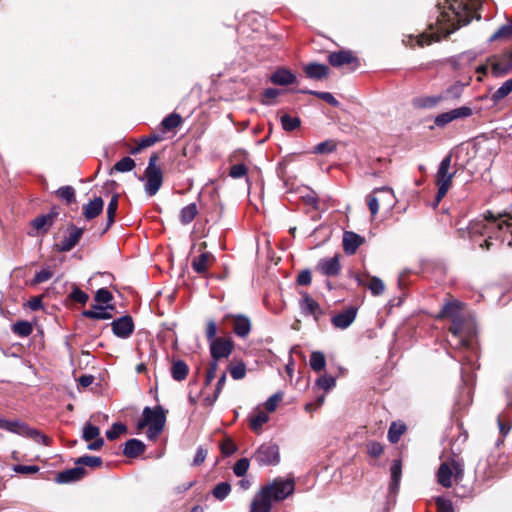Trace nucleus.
I'll return each mask as SVG.
<instances>
[{
	"label": "nucleus",
	"mask_w": 512,
	"mask_h": 512,
	"mask_svg": "<svg viewBox=\"0 0 512 512\" xmlns=\"http://www.w3.org/2000/svg\"><path fill=\"white\" fill-rule=\"evenodd\" d=\"M166 422L165 410L161 406L154 408L145 407L143 409L142 418L139 420L137 427L143 429L148 426L147 437L151 440L156 439L162 432Z\"/></svg>",
	"instance_id": "f03ea898"
},
{
	"label": "nucleus",
	"mask_w": 512,
	"mask_h": 512,
	"mask_svg": "<svg viewBox=\"0 0 512 512\" xmlns=\"http://www.w3.org/2000/svg\"><path fill=\"white\" fill-rule=\"evenodd\" d=\"M157 161L158 155L153 153L145 169V192L148 196L156 195L163 183V173L157 166Z\"/></svg>",
	"instance_id": "423d86ee"
},
{
	"label": "nucleus",
	"mask_w": 512,
	"mask_h": 512,
	"mask_svg": "<svg viewBox=\"0 0 512 512\" xmlns=\"http://www.w3.org/2000/svg\"><path fill=\"white\" fill-rule=\"evenodd\" d=\"M464 474V465L462 461L451 459L448 462H443L437 472V480L440 485L445 488L452 486V477L456 480H461Z\"/></svg>",
	"instance_id": "0eeeda50"
},
{
	"label": "nucleus",
	"mask_w": 512,
	"mask_h": 512,
	"mask_svg": "<svg viewBox=\"0 0 512 512\" xmlns=\"http://www.w3.org/2000/svg\"><path fill=\"white\" fill-rule=\"evenodd\" d=\"M113 333L119 338H128L134 330V324L130 316H122L112 323Z\"/></svg>",
	"instance_id": "4468645a"
},
{
	"label": "nucleus",
	"mask_w": 512,
	"mask_h": 512,
	"mask_svg": "<svg viewBox=\"0 0 512 512\" xmlns=\"http://www.w3.org/2000/svg\"><path fill=\"white\" fill-rule=\"evenodd\" d=\"M462 303L459 301H450L447 302L439 315V317H448L451 319L452 324L449 328V331H454L455 333H459L461 331L460 321L464 319L461 315Z\"/></svg>",
	"instance_id": "9d476101"
},
{
	"label": "nucleus",
	"mask_w": 512,
	"mask_h": 512,
	"mask_svg": "<svg viewBox=\"0 0 512 512\" xmlns=\"http://www.w3.org/2000/svg\"><path fill=\"white\" fill-rule=\"evenodd\" d=\"M254 458L259 465H276L280 461L279 447L274 443L262 444Z\"/></svg>",
	"instance_id": "1a4fd4ad"
},
{
	"label": "nucleus",
	"mask_w": 512,
	"mask_h": 512,
	"mask_svg": "<svg viewBox=\"0 0 512 512\" xmlns=\"http://www.w3.org/2000/svg\"><path fill=\"white\" fill-rule=\"evenodd\" d=\"M301 309L304 314L312 315L316 320L322 315V310L319 304L307 293L303 295Z\"/></svg>",
	"instance_id": "b1692460"
},
{
	"label": "nucleus",
	"mask_w": 512,
	"mask_h": 512,
	"mask_svg": "<svg viewBox=\"0 0 512 512\" xmlns=\"http://www.w3.org/2000/svg\"><path fill=\"white\" fill-rule=\"evenodd\" d=\"M229 372L234 380H241L246 376V365L243 361L229 366Z\"/></svg>",
	"instance_id": "79ce46f5"
},
{
	"label": "nucleus",
	"mask_w": 512,
	"mask_h": 512,
	"mask_svg": "<svg viewBox=\"0 0 512 512\" xmlns=\"http://www.w3.org/2000/svg\"><path fill=\"white\" fill-rule=\"evenodd\" d=\"M512 37V21L502 25L494 34L491 35L489 41L493 42L499 39H508Z\"/></svg>",
	"instance_id": "ea45409f"
},
{
	"label": "nucleus",
	"mask_w": 512,
	"mask_h": 512,
	"mask_svg": "<svg viewBox=\"0 0 512 512\" xmlns=\"http://www.w3.org/2000/svg\"><path fill=\"white\" fill-rule=\"evenodd\" d=\"M86 470L82 466L75 465V467L59 472L56 475L55 481L59 484H67L78 481L84 477Z\"/></svg>",
	"instance_id": "dca6fc26"
},
{
	"label": "nucleus",
	"mask_w": 512,
	"mask_h": 512,
	"mask_svg": "<svg viewBox=\"0 0 512 512\" xmlns=\"http://www.w3.org/2000/svg\"><path fill=\"white\" fill-rule=\"evenodd\" d=\"M53 215L51 214H47V215H40L38 217H36L33 221H32V226L34 229L36 230H41L43 229L45 226H50L52 225L53 223Z\"/></svg>",
	"instance_id": "6e6d98bb"
},
{
	"label": "nucleus",
	"mask_w": 512,
	"mask_h": 512,
	"mask_svg": "<svg viewBox=\"0 0 512 512\" xmlns=\"http://www.w3.org/2000/svg\"><path fill=\"white\" fill-rule=\"evenodd\" d=\"M24 437H28L33 439L37 443H41L43 445H49L50 444V438L44 434H42L39 430L30 428L28 426L27 431L25 433Z\"/></svg>",
	"instance_id": "c03bdc74"
},
{
	"label": "nucleus",
	"mask_w": 512,
	"mask_h": 512,
	"mask_svg": "<svg viewBox=\"0 0 512 512\" xmlns=\"http://www.w3.org/2000/svg\"><path fill=\"white\" fill-rule=\"evenodd\" d=\"M82 234L83 229L72 225L70 227L69 235L56 245L57 251L68 252L72 250L78 244Z\"/></svg>",
	"instance_id": "2eb2a0df"
},
{
	"label": "nucleus",
	"mask_w": 512,
	"mask_h": 512,
	"mask_svg": "<svg viewBox=\"0 0 512 512\" xmlns=\"http://www.w3.org/2000/svg\"><path fill=\"white\" fill-rule=\"evenodd\" d=\"M248 469L249 460L247 458H241L235 463L233 472L237 477H242L247 473Z\"/></svg>",
	"instance_id": "e2e57ef3"
},
{
	"label": "nucleus",
	"mask_w": 512,
	"mask_h": 512,
	"mask_svg": "<svg viewBox=\"0 0 512 512\" xmlns=\"http://www.w3.org/2000/svg\"><path fill=\"white\" fill-rule=\"evenodd\" d=\"M316 385L325 391H329L336 385V379L331 375L325 374L317 379Z\"/></svg>",
	"instance_id": "5fc2aeb1"
},
{
	"label": "nucleus",
	"mask_w": 512,
	"mask_h": 512,
	"mask_svg": "<svg viewBox=\"0 0 512 512\" xmlns=\"http://www.w3.org/2000/svg\"><path fill=\"white\" fill-rule=\"evenodd\" d=\"M362 243L363 238L354 232L346 231L343 235V248L349 255L354 254Z\"/></svg>",
	"instance_id": "412c9836"
},
{
	"label": "nucleus",
	"mask_w": 512,
	"mask_h": 512,
	"mask_svg": "<svg viewBox=\"0 0 512 512\" xmlns=\"http://www.w3.org/2000/svg\"><path fill=\"white\" fill-rule=\"evenodd\" d=\"M357 309L350 307L343 312H340L332 317L331 322L334 327L339 329L348 328L355 320Z\"/></svg>",
	"instance_id": "f3484780"
},
{
	"label": "nucleus",
	"mask_w": 512,
	"mask_h": 512,
	"mask_svg": "<svg viewBox=\"0 0 512 512\" xmlns=\"http://www.w3.org/2000/svg\"><path fill=\"white\" fill-rule=\"evenodd\" d=\"M57 195L68 204L75 202V189L72 186L60 187L57 190Z\"/></svg>",
	"instance_id": "3c124183"
},
{
	"label": "nucleus",
	"mask_w": 512,
	"mask_h": 512,
	"mask_svg": "<svg viewBox=\"0 0 512 512\" xmlns=\"http://www.w3.org/2000/svg\"><path fill=\"white\" fill-rule=\"evenodd\" d=\"M247 172H248V169H247L246 165L243 163H239V164H235V165L231 166L229 175H230V177H232L234 179H239V178L246 176Z\"/></svg>",
	"instance_id": "69168bd1"
},
{
	"label": "nucleus",
	"mask_w": 512,
	"mask_h": 512,
	"mask_svg": "<svg viewBox=\"0 0 512 512\" xmlns=\"http://www.w3.org/2000/svg\"><path fill=\"white\" fill-rule=\"evenodd\" d=\"M262 489L272 502H280L294 493L295 483L292 479L276 478Z\"/></svg>",
	"instance_id": "6e6552de"
},
{
	"label": "nucleus",
	"mask_w": 512,
	"mask_h": 512,
	"mask_svg": "<svg viewBox=\"0 0 512 512\" xmlns=\"http://www.w3.org/2000/svg\"><path fill=\"white\" fill-rule=\"evenodd\" d=\"M473 114V111L468 106H462L450 111L437 115L434 119V124L438 128H443L454 120L468 118Z\"/></svg>",
	"instance_id": "9b49d317"
},
{
	"label": "nucleus",
	"mask_w": 512,
	"mask_h": 512,
	"mask_svg": "<svg viewBox=\"0 0 512 512\" xmlns=\"http://www.w3.org/2000/svg\"><path fill=\"white\" fill-rule=\"evenodd\" d=\"M507 214L499 215L498 218L494 216L491 212H487L483 219H476L472 221L468 227L469 234L471 237L476 235H487L490 233H494L495 237H498L496 232H494L495 229L497 230H503L504 227H508V220L503 219L500 220L503 217H506Z\"/></svg>",
	"instance_id": "7ed1b4c3"
},
{
	"label": "nucleus",
	"mask_w": 512,
	"mask_h": 512,
	"mask_svg": "<svg viewBox=\"0 0 512 512\" xmlns=\"http://www.w3.org/2000/svg\"><path fill=\"white\" fill-rule=\"evenodd\" d=\"M451 162L452 156L451 154H448L442 159L438 167L436 174V185L438 187V191L436 194V205H438L440 201L444 198V196L447 194L451 186L452 179L455 175V171L450 172Z\"/></svg>",
	"instance_id": "39448f33"
},
{
	"label": "nucleus",
	"mask_w": 512,
	"mask_h": 512,
	"mask_svg": "<svg viewBox=\"0 0 512 512\" xmlns=\"http://www.w3.org/2000/svg\"><path fill=\"white\" fill-rule=\"evenodd\" d=\"M296 79V76L287 69H277L270 77L272 83L276 85H289Z\"/></svg>",
	"instance_id": "393cba45"
},
{
	"label": "nucleus",
	"mask_w": 512,
	"mask_h": 512,
	"mask_svg": "<svg viewBox=\"0 0 512 512\" xmlns=\"http://www.w3.org/2000/svg\"><path fill=\"white\" fill-rule=\"evenodd\" d=\"M118 208V195L112 196L108 207H107V227H110L114 223L115 215Z\"/></svg>",
	"instance_id": "09e8293b"
},
{
	"label": "nucleus",
	"mask_w": 512,
	"mask_h": 512,
	"mask_svg": "<svg viewBox=\"0 0 512 512\" xmlns=\"http://www.w3.org/2000/svg\"><path fill=\"white\" fill-rule=\"evenodd\" d=\"M460 326L462 329L459 333L450 331L453 336V339L450 340V343L453 344L456 348H465L467 350L474 351L476 348L474 338L477 333L474 321L470 318H464L460 321Z\"/></svg>",
	"instance_id": "20e7f679"
},
{
	"label": "nucleus",
	"mask_w": 512,
	"mask_h": 512,
	"mask_svg": "<svg viewBox=\"0 0 512 512\" xmlns=\"http://www.w3.org/2000/svg\"><path fill=\"white\" fill-rule=\"evenodd\" d=\"M436 506L437 512H454L451 501L443 497L436 498Z\"/></svg>",
	"instance_id": "774afa93"
},
{
	"label": "nucleus",
	"mask_w": 512,
	"mask_h": 512,
	"mask_svg": "<svg viewBox=\"0 0 512 512\" xmlns=\"http://www.w3.org/2000/svg\"><path fill=\"white\" fill-rule=\"evenodd\" d=\"M328 60L333 67H341L346 64L357 63L358 61L353 53L348 50L333 52L329 55Z\"/></svg>",
	"instance_id": "aec40b11"
},
{
	"label": "nucleus",
	"mask_w": 512,
	"mask_h": 512,
	"mask_svg": "<svg viewBox=\"0 0 512 512\" xmlns=\"http://www.w3.org/2000/svg\"><path fill=\"white\" fill-rule=\"evenodd\" d=\"M213 258L212 253L203 252L192 260L191 266L195 272L202 274L207 271Z\"/></svg>",
	"instance_id": "a878e982"
},
{
	"label": "nucleus",
	"mask_w": 512,
	"mask_h": 512,
	"mask_svg": "<svg viewBox=\"0 0 512 512\" xmlns=\"http://www.w3.org/2000/svg\"><path fill=\"white\" fill-rule=\"evenodd\" d=\"M104 201L101 197H95L84 206V216L87 220L97 217L103 210Z\"/></svg>",
	"instance_id": "cd10ccee"
},
{
	"label": "nucleus",
	"mask_w": 512,
	"mask_h": 512,
	"mask_svg": "<svg viewBox=\"0 0 512 512\" xmlns=\"http://www.w3.org/2000/svg\"><path fill=\"white\" fill-rule=\"evenodd\" d=\"M305 73L311 79L320 80L328 75L329 68L324 64L310 63L305 66Z\"/></svg>",
	"instance_id": "c85d7f7f"
},
{
	"label": "nucleus",
	"mask_w": 512,
	"mask_h": 512,
	"mask_svg": "<svg viewBox=\"0 0 512 512\" xmlns=\"http://www.w3.org/2000/svg\"><path fill=\"white\" fill-rule=\"evenodd\" d=\"M368 288L373 295L378 296L384 292L385 285L380 278L374 276L371 278Z\"/></svg>",
	"instance_id": "13d9d810"
},
{
	"label": "nucleus",
	"mask_w": 512,
	"mask_h": 512,
	"mask_svg": "<svg viewBox=\"0 0 512 512\" xmlns=\"http://www.w3.org/2000/svg\"><path fill=\"white\" fill-rule=\"evenodd\" d=\"M317 269L326 276H336L340 272V263L337 255L331 258L321 259Z\"/></svg>",
	"instance_id": "6ab92c4d"
},
{
	"label": "nucleus",
	"mask_w": 512,
	"mask_h": 512,
	"mask_svg": "<svg viewBox=\"0 0 512 512\" xmlns=\"http://www.w3.org/2000/svg\"><path fill=\"white\" fill-rule=\"evenodd\" d=\"M484 0H451L445 1L448 6L437 4V16L434 22L429 24V32H424L415 37L419 47L430 45L447 37L461 25L468 24L473 18L480 19L477 10Z\"/></svg>",
	"instance_id": "f257e3e1"
},
{
	"label": "nucleus",
	"mask_w": 512,
	"mask_h": 512,
	"mask_svg": "<svg viewBox=\"0 0 512 512\" xmlns=\"http://www.w3.org/2000/svg\"><path fill=\"white\" fill-rule=\"evenodd\" d=\"M53 276V272L49 267L43 268L39 272H37L32 280V284H40L48 281Z\"/></svg>",
	"instance_id": "680f3d73"
},
{
	"label": "nucleus",
	"mask_w": 512,
	"mask_h": 512,
	"mask_svg": "<svg viewBox=\"0 0 512 512\" xmlns=\"http://www.w3.org/2000/svg\"><path fill=\"white\" fill-rule=\"evenodd\" d=\"M463 90V86L459 83H456L449 88H447L441 95L444 96V99L454 98L457 99L461 96Z\"/></svg>",
	"instance_id": "0e129e2a"
},
{
	"label": "nucleus",
	"mask_w": 512,
	"mask_h": 512,
	"mask_svg": "<svg viewBox=\"0 0 512 512\" xmlns=\"http://www.w3.org/2000/svg\"><path fill=\"white\" fill-rule=\"evenodd\" d=\"M269 421V415L264 411H257L253 416L250 418V428L255 431L259 432L263 425Z\"/></svg>",
	"instance_id": "72a5a7b5"
},
{
	"label": "nucleus",
	"mask_w": 512,
	"mask_h": 512,
	"mask_svg": "<svg viewBox=\"0 0 512 512\" xmlns=\"http://www.w3.org/2000/svg\"><path fill=\"white\" fill-rule=\"evenodd\" d=\"M100 435V429L97 426H94L90 423L85 424L83 428V439L85 441H91L96 439Z\"/></svg>",
	"instance_id": "4d7b16f0"
},
{
	"label": "nucleus",
	"mask_w": 512,
	"mask_h": 512,
	"mask_svg": "<svg viewBox=\"0 0 512 512\" xmlns=\"http://www.w3.org/2000/svg\"><path fill=\"white\" fill-rule=\"evenodd\" d=\"M28 425L21 420H7L0 417V429L25 436Z\"/></svg>",
	"instance_id": "4be33fe9"
},
{
	"label": "nucleus",
	"mask_w": 512,
	"mask_h": 512,
	"mask_svg": "<svg viewBox=\"0 0 512 512\" xmlns=\"http://www.w3.org/2000/svg\"><path fill=\"white\" fill-rule=\"evenodd\" d=\"M145 451V444L138 439H129L123 448V454L126 457L134 458Z\"/></svg>",
	"instance_id": "bb28decb"
},
{
	"label": "nucleus",
	"mask_w": 512,
	"mask_h": 512,
	"mask_svg": "<svg viewBox=\"0 0 512 512\" xmlns=\"http://www.w3.org/2000/svg\"><path fill=\"white\" fill-rule=\"evenodd\" d=\"M230 491V484L227 482H221L214 487L212 494L216 499L224 500L229 495Z\"/></svg>",
	"instance_id": "8fccbe9b"
},
{
	"label": "nucleus",
	"mask_w": 512,
	"mask_h": 512,
	"mask_svg": "<svg viewBox=\"0 0 512 512\" xmlns=\"http://www.w3.org/2000/svg\"><path fill=\"white\" fill-rule=\"evenodd\" d=\"M250 330L251 323L247 317L242 315L235 317L233 331L237 336L245 338L250 333Z\"/></svg>",
	"instance_id": "7c9ffc66"
},
{
	"label": "nucleus",
	"mask_w": 512,
	"mask_h": 512,
	"mask_svg": "<svg viewBox=\"0 0 512 512\" xmlns=\"http://www.w3.org/2000/svg\"><path fill=\"white\" fill-rule=\"evenodd\" d=\"M12 330L18 336L27 337L32 333L33 327L28 321H18L13 324Z\"/></svg>",
	"instance_id": "58836bf2"
},
{
	"label": "nucleus",
	"mask_w": 512,
	"mask_h": 512,
	"mask_svg": "<svg viewBox=\"0 0 512 512\" xmlns=\"http://www.w3.org/2000/svg\"><path fill=\"white\" fill-rule=\"evenodd\" d=\"M336 150V144L332 140H326L317 144L313 152L316 154H328Z\"/></svg>",
	"instance_id": "864d4df0"
},
{
	"label": "nucleus",
	"mask_w": 512,
	"mask_h": 512,
	"mask_svg": "<svg viewBox=\"0 0 512 512\" xmlns=\"http://www.w3.org/2000/svg\"><path fill=\"white\" fill-rule=\"evenodd\" d=\"M102 462H103L102 458L99 456L85 455V456L79 457L75 461V465L82 466V467H83V465H86V466L95 468V467L101 466Z\"/></svg>",
	"instance_id": "a19ab883"
},
{
	"label": "nucleus",
	"mask_w": 512,
	"mask_h": 512,
	"mask_svg": "<svg viewBox=\"0 0 512 512\" xmlns=\"http://www.w3.org/2000/svg\"><path fill=\"white\" fill-rule=\"evenodd\" d=\"M210 346V354L214 361H219L222 358H228L234 348V343L231 338H217L213 340Z\"/></svg>",
	"instance_id": "ddd939ff"
},
{
	"label": "nucleus",
	"mask_w": 512,
	"mask_h": 512,
	"mask_svg": "<svg viewBox=\"0 0 512 512\" xmlns=\"http://www.w3.org/2000/svg\"><path fill=\"white\" fill-rule=\"evenodd\" d=\"M24 437H28L33 439L37 443H41L43 445H49L50 444V438L44 434H42L39 430L30 428L28 426L27 431L25 433Z\"/></svg>",
	"instance_id": "a18cd8bd"
},
{
	"label": "nucleus",
	"mask_w": 512,
	"mask_h": 512,
	"mask_svg": "<svg viewBox=\"0 0 512 512\" xmlns=\"http://www.w3.org/2000/svg\"><path fill=\"white\" fill-rule=\"evenodd\" d=\"M442 100H444V96H442L441 94L433 96H422L415 98L413 100V105L414 107L420 109L433 108L437 106Z\"/></svg>",
	"instance_id": "c756f323"
},
{
	"label": "nucleus",
	"mask_w": 512,
	"mask_h": 512,
	"mask_svg": "<svg viewBox=\"0 0 512 512\" xmlns=\"http://www.w3.org/2000/svg\"><path fill=\"white\" fill-rule=\"evenodd\" d=\"M326 358L324 353L320 351H314L310 356V367L312 370L319 372L325 368Z\"/></svg>",
	"instance_id": "c9c22d12"
},
{
	"label": "nucleus",
	"mask_w": 512,
	"mask_h": 512,
	"mask_svg": "<svg viewBox=\"0 0 512 512\" xmlns=\"http://www.w3.org/2000/svg\"><path fill=\"white\" fill-rule=\"evenodd\" d=\"M272 503L271 498L261 488L251 502L250 512H271Z\"/></svg>",
	"instance_id": "a211bd4d"
},
{
	"label": "nucleus",
	"mask_w": 512,
	"mask_h": 512,
	"mask_svg": "<svg viewBox=\"0 0 512 512\" xmlns=\"http://www.w3.org/2000/svg\"><path fill=\"white\" fill-rule=\"evenodd\" d=\"M161 140V137L159 135H150L148 137H145L143 138L138 147L135 148L132 153H136L138 151H140L141 149H144V148H147V147H150L152 145H154L156 142L160 141Z\"/></svg>",
	"instance_id": "338daca9"
},
{
	"label": "nucleus",
	"mask_w": 512,
	"mask_h": 512,
	"mask_svg": "<svg viewBox=\"0 0 512 512\" xmlns=\"http://www.w3.org/2000/svg\"><path fill=\"white\" fill-rule=\"evenodd\" d=\"M493 76L502 77L512 71V49L490 59Z\"/></svg>",
	"instance_id": "f8f14e48"
},
{
	"label": "nucleus",
	"mask_w": 512,
	"mask_h": 512,
	"mask_svg": "<svg viewBox=\"0 0 512 512\" xmlns=\"http://www.w3.org/2000/svg\"><path fill=\"white\" fill-rule=\"evenodd\" d=\"M226 379H227L226 373L223 372L217 381L214 395L212 397H206L204 399L205 404L213 405L215 403V401L218 399V397L226 383Z\"/></svg>",
	"instance_id": "49530a36"
},
{
	"label": "nucleus",
	"mask_w": 512,
	"mask_h": 512,
	"mask_svg": "<svg viewBox=\"0 0 512 512\" xmlns=\"http://www.w3.org/2000/svg\"><path fill=\"white\" fill-rule=\"evenodd\" d=\"M107 309H113L112 306L107 305L105 307L94 305L92 309L85 310L83 312V315L90 319H97V320H106L110 319L112 315L107 311Z\"/></svg>",
	"instance_id": "2f4dec72"
},
{
	"label": "nucleus",
	"mask_w": 512,
	"mask_h": 512,
	"mask_svg": "<svg viewBox=\"0 0 512 512\" xmlns=\"http://www.w3.org/2000/svg\"><path fill=\"white\" fill-rule=\"evenodd\" d=\"M188 371V365L182 360L175 361L171 367V375L176 381H183L187 377Z\"/></svg>",
	"instance_id": "473e14b6"
},
{
	"label": "nucleus",
	"mask_w": 512,
	"mask_h": 512,
	"mask_svg": "<svg viewBox=\"0 0 512 512\" xmlns=\"http://www.w3.org/2000/svg\"><path fill=\"white\" fill-rule=\"evenodd\" d=\"M405 429L406 427L404 424L393 422L388 430V440L393 444L397 443Z\"/></svg>",
	"instance_id": "e433bc0d"
},
{
	"label": "nucleus",
	"mask_w": 512,
	"mask_h": 512,
	"mask_svg": "<svg viewBox=\"0 0 512 512\" xmlns=\"http://www.w3.org/2000/svg\"><path fill=\"white\" fill-rule=\"evenodd\" d=\"M135 167V161L131 157L120 159L115 165L114 170L117 172H129Z\"/></svg>",
	"instance_id": "603ef678"
},
{
	"label": "nucleus",
	"mask_w": 512,
	"mask_h": 512,
	"mask_svg": "<svg viewBox=\"0 0 512 512\" xmlns=\"http://www.w3.org/2000/svg\"><path fill=\"white\" fill-rule=\"evenodd\" d=\"M281 124L282 128L285 131H293L298 128L301 124V121L298 117H292L288 114H284L281 116Z\"/></svg>",
	"instance_id": "37998d69"
},
{
	"label": "nucleus",
	"mask_w": 512,
	"mask_h": 512,
	"mask_svg": "<svg viewBox=\"0 0 512 512\" xmlns=\"http://www.w3.org/2000/svg\"><path fill=\"white\" fill-rule=\"evenodd\" d=\"M198 213L195 203H191L183 207L180 211V221L182 224L187 225L194 220Z\"/></svg>",
	"instance_id": "f704fd0d"
},
{
	"label": "nucleus",
	"mask_w": 512,
	"mask_h": 512,
	"mask_svg": "<svg viewBox=\"0 0 512 512\" xmlns=\"http://www.w3.org/2000/svg\"><path fill=\"white\" fill-rule=\"evenodd\" d=\"M303 93L315 95L334 107L339 106V101L330 92H318V91L308 90V91H303Z\"/></svg>",
	"instance_id": "bf43d9fd"
},
{
	"label": "nucleus",
	"mask_w": 512,
	"mask_h": 512,
	"mask_svg": "<svg viewBox=\"0 0 512 512\" xmlns=\"http://www.w3.org/2000/svg\"><path fill=\"white\" fill-rule=\"evenodd\" d=\"M126 432V426L121 423H114L112 427L106 431V437L109 440L117 439L121 434Z\"/></svg>",
	"instance_id": "052dcab7"
},
{
	"label": "nucleus",
	"mask_w": 512,
	"mask_h": 512,
	"mask_svg": "<svg viewBox=\"0 0 512 512\" xmlns=\"http://www.w3.org/2000/svg\"><path fill=\"white\" fill-rule=\"evenodd\" d=\"M402 476L401 460H394L391 466V481L389 484V494L396 495L399 490L400 480Z\"/></svg>",
	"instance_id": "5701e85b"
},
{
	"label": "nucleus",
	"mask_w": 512,
	"mask_h": 512,
	"mask_svg": "<svg viewBox=\"0 0 512 512\" xmlns=\"http://www.w3.org/2000/svg\"><path fill=\"white\" fill-rule=\"evenodd\" d=\"M181 122L182 118L179 114L171 113L162 120L161 124L165 130H172L178 127Z\"/></svg>",
	"instance_id": "de8ad7c7"
},
{
	"label": "nucleus",
	"mask_w": 512,
	"mask_h": 512,
	"mask_svg": "<svg viewBox=\"0 0 512 512\" xmlns=\"http://www.w3.org/2000/svg\"><path fill=\"white\" fill-rule=\"evenodd\" d=\"M512 92V78L506 80L493 94L494 102L500 101Z\"/></svg>",
	"instance_id": "4c0bfd02"
}]
</instances>
